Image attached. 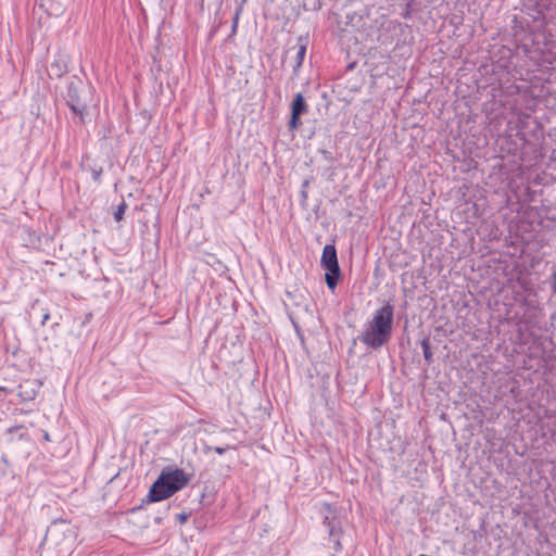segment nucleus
<instances>
[{"label":"nucleus","instance_id":"nucleus-1","mask_svg":"<svg viewBox=\"0 0 556 556\" xmlns=\"http://www.w3.org/2000/svg\"><path fill=\"white\" fill-rule=\"evenodd\" d=\"M394 309L390 303L383 304L368 320L358 339L366 346L378 350L391 339Z\"/></svg>","mask_w":556,"mask_h":556},{"label":"nucleus","instance_id":"nucleus-2","mask_svg":"<svg viewBox=\"0 0 556 556\" xmlns=\"http://www.w3.org/2000/svg\"><path fill=\"white\" fill-rule=\"evenodd\" d=\"M65 100L72 112L78 117L79 123L85 124L88 116V106L93 100L92 87L84 84L77 77H72L67 83Z\"/></svg>","mask_w":556,"mask_h":556},{"label":"nucleus","instance_id":"nucleus-3","mask_svg":"<svg viewBox=\"0 0 556 556\" xmlns=\"http://www.w3.org/2000/svg\"><path fill=\"white\" fill-rule=\"evenodd\" d=\"M321 266L326 269L325 280L327 287L333 291L338 285L341 276V270L338 263L337 250L334 245L327 244L323 250L320 260Z\"/></svg>","mask_w":556,"mask_h":556},{"label":"nucleus","instance_id":"nucleus-4","mask_svg":"<svg viewBox=\"0 0 556 556\" xmlns=\"http://www.w3.org/2000/svg\"><path fill=\"white\" fill-rule=\"evenodd\" d=\"M160 477L164 479L163 481L165 485H167V490L169 491L170 496L185 488L189 482V478L181 469L162 471Z\"/></svg>","mask_w":556,"mask_h":556},{"label":"nucleus","instance_id":"nucleus-5","mask_svg":"<svg viewBox=\"0 0 556 556\" xmlns=\"http://www.w3.org/2000/svg\"><path fill=\"white\" fill-rule=\"evenodd\" d=\"M307 110L308 106L303 94L300 92L296 93L291 104V117L288 124L290 130H296L302 125L300 117L305 114Z\"/></svg>","mask_w":556,"mask_h":556},{"label":"nucleus","instance_id":"nucleus-6","mask_svg":"<svg viewBox=\"0 0 556 556\" xmlns=\"http://www.w3.org/2000/svg\"><path fill=\"white\" fill-rule=\"evenodd\" d=\"M70 55L64 52L55 53L53 61L48 68L50 78H61L68 72Z\"/></svg>","mask_w":556,"mask_h":556},{"label":"nucleus","instance_id":"nucleus-7","mask_svg":"<svg viewBox=\"0 0 556 556\" xmlns=\"http://www.w3.org/2000/svg\"><path fill=\"white\" fill-rule=\"evenodd\" d=\"M164 479L159 477L156 481L150 488L148 498L149 502L155 503L163 501L170 496L169 491L167 490V485H165Z\"/></svg>","mask_w":556,"mask_h":556},{"label":"nucleus","instance_id":"nucleus-8","mask_svg":"<svg viewBox=\"0 0 556 556\" xmlns=\"http://www.w3.org/2000/svg\"><path fill=\"white\" fill-rule=\"evenodd\" d=\"M296 48L295 63L293 65V73L296 74L303 64L306 54V42L300 38Z\"/></svg>","mask_w":556,"mask_h":556},{"label":"nucleus","instance_id":"nucleus-9","mask_svg":"<svg viewBox=\"0 0 556 556\" xmlns=\"http://www.w3.org/2000/svg\"><path fill=\"white\" fill-rule=\"evenodd\" d=\"M420 346L422 349V354L428 364L433 362V354L431 351V343L429 338H424L420 342Z\"/></svg>","mask_w":556,"mask_h":556},{"label":"nucleus","instance_id":"nucleus-10","mask_svg":"<svg viewBox=\"0 0 556 556\" xmlns=\"http://www.w3.org/2000/svg\"><path fill=\"white\" fill-rule=\"evenodd\" d=\"M127 208V204L125 201H123L115 210L114 212V219L116 222H121L124 217L125 211Z\"/></svg>","mask_w":556,"mask_h":556},{"label":"nucleus","instance_id":"nucleus-11","mask_svg":"<svg viewBox=\"0 0 556 556\" xmlns=\"http://www.w3.org/2000/svg\"><path fill=\"white\" fill-rule=\"evenodd\" d=\"M241 13V9H238L235 16H233V21H232V31H236L237 27H238V22H239V15Z\"/></svg>","mask_w":556,"mask_h":556},{"label":"nucleus","instance_id":"nucleus-12","mask_svg":"<svg viewBox=\"0 0 556 556\" xmlns=\"http://www.w3.org/2000/svg\"><path fill=\"white\" fill-rule=\"evenodd\" d=\"M228 448H230L229 446H226V447H220V446H215V447H211V446H207L206 450H213L214 452H216L217 454L222 455L224 454Z\"/></svg>","mask_w":556,"mask_h":556},{"label":"nucleus","instance_id":"nucleus-13","mask_svg":"<svg viewBox=\"0 0 556 556\" xmlns=\"http://www.w3.org/2000/svg\"><path fill=\"white\" fill-rule=\"evenodd\" d=\"M101 173H102L101 168L92 170V178H93L94 181H100Z\"/></svg>","mask_w":556,"mask_h":556},{"label":"nucleus","instance_id":"nucleus-14","mask_svg":"<svg viewBox=\"0 0 556 556\" xmlns=\"http://www.w3.org/2000/svg\"><path fill=\"white\" fill-rule=\"evenodd\" d=\"M177 519H178V521H180V522H185V521L188 519V515H186V514H179V515H177Z\"/></svg>","mask_w":556,"mask_h":556},{"label":"nucleus","instance_id":"nucleus-15","mask_svg":"<svg viewBox=\"0 0 556 556\" xmlns=\"http://www.w3.org/2000/svg\"><path fill=\"white\" fill-rule=\"evenodd\" d=\"M50 318V314L49 313H46L42 317V321L41 324L45 325L47 323V320Z\"/></svg>","mask_w":556,"mask_h":556},{"label":"nucleus","instance_id":"nucleus-16","mask_svg":"<svg viewBox=\"0 0 556 556\" xmlns=\"http://www.w3.org/2000/svg\"><path fill=\"white\" fill-rule=\"evenodd\" d=\"M3 392L5 394H8L10 391L5 388V387H1L0 386V393Z\"/></svg>","mask_w":556,"mask_h":556}]
</instances>
